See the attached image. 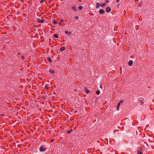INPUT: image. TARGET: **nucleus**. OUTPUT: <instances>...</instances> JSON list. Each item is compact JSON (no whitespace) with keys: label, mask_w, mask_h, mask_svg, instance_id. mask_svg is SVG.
<instances>
[{"label":"nucleus","mask_w":154,"mask_h":154,"mask_svg":"<svg viewBox=\"0 0 154 154\" xmlns=\"http://www.w3.org/2000/svg\"><path fill=\"white\" fill-rule=\"evenodd\" d=\"M45 148H44L43 146H41L39 148V150L40 152H43L45 150Z\"/></svg>","instance_id":"nucleus-1"},{"label":"nucleus","mask_w":154,"mask_h":154,"mask_svg":"<svg viewBox=\"0 0 154 154\" xmlns=\"http://www.w3.org/2000/svg\"><path fill=\"white\" fill-rule=\"evenodd\" d=\"M139 102L140 103V105H143V104L144 103L143 101V98H139Z\"/></svg>","instance_id":"nucleus-2"},{"label":"nucleus","mask_w":154,"mask_h":154,"mask_svg":"<svg viewBox=\"0 0 154 154\" xmlns=\"http://www.w3.org/2000/svg\"><path fill=\"white\" fill-rule=\"evenodd\" d=\"M99 13L101 15L104 14L105 12V11L102 9L100 10L99 11Z\"/></svg>","instance_id":"nucleus-3"},{"label":"nucleus","mask_w":154,"mask_h":154,"mask_svg":"<svg viewBox=\"0 0 154 154\" xmlns=\"http://www.w3.org/2000/svg\"><path fill=\"white\" fill-rule=\"evenodd\" d=\"M111 8L109 7H107L106 8V11L107 12L109 13L111 11Z\"/></svg>","instance_id":"nucleus-4"},{"label":"nucleus","mask_w":154,"mask_h":154,"mask_svg":"<svg viewBox=\"0 0 154 154\" xmlns=\"http://www.w3.org/2000/svg\"><path fill=\"white\" fill-rule=\"evenodd\" d=\"M133 63V61L132 60H131V61H129L128 62V65L129 66H132Z\"/></svg>","instance_id":"nucleus-5"},{"label":"nucleus","mask_w":154,"mask_h":154,"mask_svg":"<svg viewBox=\"0 0 154 154\" xmlns=\"http://www.w3.org/2000/svg\"><path fill=\"white\" fill-rule=\"evenodd\" d=\"M66 49V48L64 46L61 47L60 49V51H62L65 50Z\"/></svg>","instance_id":"nucleus-6"},{"label":"nucleus","mask_w":154,"mask_h":154,"mask_svg":"<svg viewBox=\"0 0 154 154\" xmlns=\"http://www.w3.org/2000/svg\"><path fill=\"white\" fill-rule=\"evenodd\" d=\"M84 91L86 93H88L90 92V91H89L88 89L86 87L85 88Z\"/></svg>","instance_id":"nucleus-7"},{"label":"nucleus","mask_w":154,"mask_h":154,"mask_svg":"<svg viewBox=\"0 0 154 154\" xmlns=\"http://www.w3.org/2000/svg\"><path fill=\"white\" fill-rule=\"evenodd\" d=\"M39 23H43L44 22V20L43 19H41L40 20H39V19H38V20L37 21Z\"/></svg>","instance_id":"nucleus-8"},{"label":"nucleus","mask_w":154,"mask_h":154,"mask_svg":"<svg viewBox=\"0 0 154 154\" xmlns=\"http://www.w3.org/2000/svg\"><path fill=\"white\" fill-rule=\"evenodd\" d=\"M101 5L99 3H96V8L97 9H98L99 8V7Z\"/></svg>","instance_id":"nucleus-9"},{"label":"nucleus","mask_w":154,"mask_h":154,"mask_svg":"<svg viewBox=\"0 0 154 154\" xmlns=\"http://www.w3.org/2000/svg\"><path fill=\"white\" fill-rule=\"evenodd\" d=\"M71 9L72 10L75 11H77V10L76 7L75 6L72 7Z\"/></svg>","instance_id":"nucleus-10"},{"label":"nucleus","mask_w":154,"mask_h":154,"mask_svg":"<svg viewBox=\"0 0 154 154\" xmlns=\"http://www.w3.org/2000/svg\"><path fill=\"white\" fill-rule=\"evenodd\" d=\"M47 59L48 60V62H49L50 63H51L52 62V60H51V58L50 57H48L47 58Z\"/></svg>","instance_id":"nucleus-11"},{"label":"nucleus","mask_w":154,"mask_h":154,"mask_svg":"<svg viewBox=\"0 0 154 154\" xmlns=\"http://www.w3.org/2000/svg\"><path fill=\"white\" fill-rule=\"evenodd\" d=\"M120 106V103H118V105L117 106V107H116L117 109V110H119V108Z\"/></svg>","instance_id":"nucleus-12"},{"label":"nucleus","mask_w":154,"mask_h":154,"mask_svg":"<svg viewBox=\"0 0 154 154\" xmlns=\"http://www.w3.org/2000/svg\"><path fill=\"white\" fill-rule=\"evenodd\" d=\"M107 4L106 3H103L100 6L102 7H103L104 6H106Z\"/></svg>","instance_id":"nucleus-13"},{"label":"nucleus","mask_w":154,"mask_h":154,"mask_svg":"<svg viewBox=\"0 0 154 154\" xmlns=\"http://www.w3.org/2000/svg\"><path fill=\"white\" fill-rule=\"evenodd\" d=\"M65 32L66 34H71V32L70 31L68 32L67 31H65Z\"/></svg>","instance_id":"nucleus-14"},{"label":"nucleus","mask_w":154,"mask_h":154,"mask_svg":"<svg viewBox=\"0 0 154 154\" xmlns=\"http://www.w3.org/2000/svg\"><path fill=\"white\" fill-rule=\"evenodd\" d=\"M49 72L50 73L52 74L54 73L55 72V71L54 70H52L51 69L50 70Z\"/></svg>","instance_id":"nucleus-15"},{"label":"nucleus","mask_w":154,"mask_h":154,"mask_svg":"<svg viewBox=\"0 0 154 154\" xmlns=\"http://www.w3.org/2000/svg\"><path fill=\"white\" fill-rule=\"evenodd\" d=\"M137 154H142L143 153L139 150H137Z\"/></svg>","instance_id":"nucleus-16"},{"label":"nucleus","mask_w":154,"mask_h":154,"mask_svg":"<svg viewBox=\"0 0 154 154\" xmlns=\"http://www.w3.org/2000/svg\"><path fill=\"white\" fill-rule=\"evenodd\" d=\"M54 37L55 38H58V36L57 34H55L54 35Z\"/></svg>","instance_id":"nucleus-17"},{"label":"nucleus","mask_w":154,"mask_h":154,"mask_svg":"<svg viewBox=\"0 0 154 154\" xmlns=\"http://www.w3.org/2000/svg\"><path fill=\"white\" fill-rule=\"evenodd\" d=\"M83 7L82 6H79L78 7V9L79 10H82Z\"/></svg>","instance_id":"nucleus-18"},{"label":"nucleus","mask_w":154,"mask_h":154,"mask_svg":"<svg viewBox=\"0 0 154 154\" xmlns=\"http://www.w3.org/2000/svg\"><path fill=\"white\" fill-rule=\"evenodd\" d=\"M72 131V130L71 129L69 131H68L66 132V133L68 134H69L71 133V132Z\"/></svg>","instance_id":"nucleus-19"},{"label":"nucleus","mask_w":154,"mask_h":154,"mask_svg":"<svg viewBox=\"0 0 154 154\" xmlns=\"http://www.w3.org/2000/svg\"><path fill=\"white\" fill-rule=\"evenodd\" d=\"M100 91L98 90V91H97L96 93L97 94L99 95L100 94Z\"/></svg>","instance_id":"nucleus-20"},{"label":"nucleus","mask_w":154,"mask_h":154,"mask_svg":"<svg viewBox=\"0 0 154 154\" xmlns=\"http://www.w3.org/2000/svg\"><path fill=\"white\" fill-rule=\"evenodd\" d=\"M46 1V0H41L40 2V3H42L43 2H45Z\"/></svg>","instance_id":"nucleus-21"},{"label":"nucleus","mask_w":154,"mask_h":154,"mask_svg":"<svg viewBox=\"0 0 154 154\" xmlns=\"http://www.w3.org/2000/svg\"><path fill=\"white\" fill-rule=\"evenodd\" d=\"M53 22L54 23V24H57L58 23L56 21H53Z\"/></svg>","instance_id":"nucleus-22"},{"label":"nucleus","mask_w":154,"mask_h":154,"mask_svg":"<svg viewBox=\"0 0 154 154\" xmlns=\"http://www.w3.org/2000/svg\"><path fill=\"white\" fill-rule=\"evenodd\" d=\"M123 102V100H121L120 102H119L118 103H120V104L121 103H122Z\"/></svg>","instance_id":"nucleus-23"},{"label":"nucleus","mask_w":154,"mask_h":154,"mask_svg":"<svg viewBox=\"0 0 154 154\" xmlns=\"http://www.w3.org/2000/svg\"><path fill=\"white\" fill-rule=\"evenodd\" d=\"M79 18V17L78 16H76L75 17V19L76 20H78Z\"/></svg>","instance_id":"nucleus-24"},{"label":"nucleus","mask_w":154,"mask_h":154,"mask_svg":"<svg viewBox=\"0 0 154 154\" xmlns=\"http://www.w3.org/2000/svg\"><path fill=\"white\" fill-rule=\"evenodd\" d=\"M48 86L47 85H45V88H46L47 89H48Z\"/></svg>","instance_id":"nucleus-25"},{"label":"nucleus","mask_w":154,"mask_h":154,"mask_svg":"<svg viewBox=\"0 0 154 154\" xmlns=\"http://www.w3.org/2000/svg\"><path fill=\"white\" fill-rule=\"evenodd\" d=\"M21 58L23 59H25V57L23 56H21Z\"/></svg>","instance_id":"nucleus-26"},{"label":"nucleus","mask_w":154,"mask_h":154,"mask_svg":"<svg viewBox=\"0 0 154 154\" xmlns=\"http://www.w3.org/2000/svg\"><path fill=\"white\" fill-rule=\"evenodd\" d=\"M59 25H61V22H59L58 23H57Z\"/></svg>","instance_id":"nucleus-27"},{"label":"nucleus","mask_w":154,"mask_h":154,"mask_svg":"<svg viewBox=\"0 0 154 154\" xmlns=\"http://www.w3.org/2000/svg\"><path fill=\"white\" fill-rule=\"evenodd\" d=\"M60 21L61 22H63V19H61Z\"/></svg>","instance_id":"nucleus-28"},{"label":"nucleus","mask_w":154,"mask_h":154,"mask_svg":"<svg viewBox=\"0 0 154 154\" xmlns=\"http://www.w3.org/2000/svg\"><path fill=\"white\" fill-rule=\"evenodd\" d=\"M4 115H5L4 114H1L0 115V116L2 117Z\"/></svg>","instance_id":"nucleus-29"},{"label":"nucleus","mask_w":154,"mask_h":154,"mask_svg":"<svg viewBox=\"0 0 154 154\" xmlns=\"http://www.w3.org/2000/svg\"><path fill=\"white\" fill-rule=\"evenodd\" d=\"M105 2L106 3H108L109 2V1L108 0H106V1H105Z\"/></svg>","instance_id":"nucleus-30"},{"label":"nucleus","mask_w":154,"mask_h":154,"mask_svg":"<svg viewBox=\"0 0 154 154\" xmlns=\"http://www.w3.org/2000/svg\"><path fill=\"white\" fill-rule=\"evenodd\" d=\"M120 5L119 4H118V5H117V7L118 8L119 7V5Z\"/></svg>","instance_id":"nucleus-31"},{"label":"nucleus","mask_w":154,"mask_h":154,"mask_svg":"<svg viewBox=\"0 0 154 154\" xmlns=\"http://www.w3.org/2000/svg\"><path fill=\"white\" fill-rule=\"evenodd\" d=\"M120 1V0H116V2H119Z\"/></svg>","instance_id":"nucleus-32"},{"label":"nucleus","mask_w":154,"mask_h":154,"mask_svg":"<svg viewBox=\"0 0 154 154\" xmlns=\"http://www.w3.org/2000/svg\"><path fill=\"white\" fill-rule=\"evenodd\" d=\"M51 142H53V141H54V140L53 139H51Z\"/></svg>","instance_id":"nucleus-33"},{"label":"nucleus","mask_w":154,"mask_h":154,"mask_svg":"<svg viewBox=\"0 0 154 154\" xmlns=\"http://www.w3.org/2000/svg\"><path fill=\"white\" fill-rule=\"evenodd\" d=\"M100 88H102V86H101V85H100Z\"/></svg>","instance_id":"nucleus-34"},{"label":"nucleus","mask_w":154,"mask_h":154,"mask_svg":"<svg viewBox=\"0 0 154 154\" xmlns=\"http://www.w3.org/2000/svg\"><path fill=\"white\" fill-rule=\"evenodd\" d=\"M17 54L20 55V53H17Z\"/></svg>","instance_id":"nucleus-35"},{"label":"nucleus","mask_w":154,"mask_h":154,"mask_svg":"<svg viewBox=\"0 0 154 154\" xmlns=\"http://www.w3.org/2000/svg\"><path fill=\"white\" fill-rule=\"evenodd\" d=\"M78 1L79 2H81L82 1V0H78Z\"/></svg>","instance_id":"nucleus-36"}]
</instances>
